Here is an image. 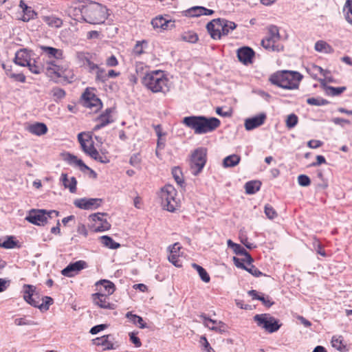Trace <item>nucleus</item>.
I'll return each mask as SVG.
<instances>
[{
  "instance_id": "28",
  "label": "nucleus",
  "mask_w": 352,
  "mask_h": 352,
  "mask_svg": "<svg viewBox=\"0 0 352 352\" xmlns=\"http://www.w3.org/2000/svg\"><path fill=\"white\" fill-rule=\"evenodd\" d=\"M30 60V55L25 50H20L16 52L14 57V63L16 65L26 67Z\"/></svg>"
},
{
  "instance_id": "9",
  "label": "nucleus",
  "mask_w": 352,
  "mask_h": 352,
  "mask_svg": "<svg viewBox=\"0 0 352 352\" xmlns=\"http://www.w3.org/2000/svg\"><path fill=\"white\" fill-rule=\"evenodd\" d=\"M59 212L56 210H32L25 217V219L31 223L37 226H44L48 219L56 217Z\"/></svg>"
},
{
  "instance_id": "52",
  "label": "nucleus",
  "mask_w": 352,
  "mask_h": 352,
  "mask_svg": "<svg viewBox=\"0 0 352 352\" xmlns=\"http://www.w3.org/2000/svg\"><path fill=\"white\" fill-rule=\"evenodd\" d=\"M172 175L176 182L179 185L182 186V184L184 183V179L181 169L179 167L173 168L172 170Z\"/></svg>"
},
{
  "instance_id": "31",
  "label": "nucleus",
  "mask_w": 352,
  "mask_h": 352,
  "mask_svg": "<svg viewBox=\"0 0 352 352\" xmlns=\"http://www.w3.org/2000/svg\"><path fill=\"white\" fill-rule=\"evenodd\" d=\"M190 16H200L202 15H212L214 12L203 6H195L188 10Z\"/></svg>"
},
{
  "instance_id": "7",
  "label": "nucleus",
  "mask_w": 352,
  "mask_h": 352,
  "mask_svg": "<svg viewBox=\"0 0 352 352\" xmlns=\"http://www.w3.org/2000/svg\"><path fill=\"white\" fill-rule=\"evenodd\" d=\"M280 35L279 30L276 25H270L267 28L266 36L262 39L261 45L269 52H280L283 50V45L279 43Z\"/></svg>"
},
{
  "instance_id": "25",
  "label": "nucleus",
  "mask_w": 352,
  "mask_h": 352,
  "mask_svg": "<svg viewBox=\"0 0 352 352\" xmlns=\"http://www.w3.org/2000/svg\"><path fill=\"white\" fill-rule=\"evenodd\" d=\"M85 10V4H79L77 6L72 7L69 9V14L74 20L78 22H85L84 10Z\"/></svg>"
},
{
  "instance_id": "55",
  "label": "nucleus",
  "mask_w": 352,
  "mask_h": 352,
  "mask_svg": "<svg viewBox=\"0 0 352 352\" xmlns=\"http://www.w3.org/2000/svg\"><path fill=\"white\" fill-rule=\"evenodd\" d=\"M298 121V116L294 113H292L289 115L287 118L286 126L289 129L294 128L297 124Z\"/></svg>"
},
{
  "instance_id": "39",
  "label": "nucleus",
  "mask_w": 352,
  "mask_h": 352,
  "mask_svg": "<svg viewBox=\"0 0 352 352\" xmlns=\"http://www.w3.org/2000/svg\"><path fill=\"white\" fill-rule=\"evenodd\" d=\"M100 240L104 246L109 249L115 250L120 247V243L116 242L111 237L107 235L100 236Z\"/></svg>"
},
{
  "instance_id": "21",
  "label": "nucleus",
  "mask_w": 352,
  "mask_h": 352,
  "mask_svg": "<svg viewBox=\"0 0 352 352\" xmlns=\"http://www.w3.org/2000/svg\"><path fill=\"white\" fill-rule=\"evenodd\" d=\"M254 51L250 47H242L237 50V57L241 63L248 65L252 63Z\"/></svg>"
},
{
  "instance_id": "12",
  "label": "nucleus",
  "mask_w": 352,
  "mask_h": 352,
  "mask_svg": "<svg viewBox=\"0 0 352 352\" xmlns=\"http://www.w3.org/2000/svg\"><path fill=\"white\" fill-rule=\"evenodd\" d=\"M48 67V73L47 75L50 77L56 76L57 78H63L65 81L72 82L74 79V74L73 71L62 65H54L52 62L50 63Z\"/></svg>"
},
{
  "instance_id": "34",
  "label": "nucleus",
  "mask_w": 352,
  "mask_h": 352,
  "mask_svg": "<svg viewBox=\"0 0 352 352\" xmlns=\"http://www.w3.org/2000/svg\"><path fill=\"white\" fill-rule=\"evenodd\" d=\"M173 23L171 20L166 19L162 16H156L151 21V24L153 28H160L166 30L168 27V23Z\"/></svg>"
},
{
  "instance_id": "37",
  "label": "nucleus",
  "mask_w": 352,
  "mask_h": 352,
  "mask_svg": "<svg viewBox=\"0 0 352 352\" xmlns=\"http://www.w3.org/2000/svg\"><path fill=\"white\" fill-rule=\"evenodd\" d=\"M43 21L52 28H60L63 25V20L56 16H44L43 17Z\"/></svg>"
},
{
  "instance_id": "44",
  "label": "nucleus",
  "mask_w": 352,
  "mask_h": 352,
  "mask_svg": "<svg viewBox=\"0 0 352 352\" xmlns=\"http://www.w3.org/2000/svg\"><path fill=\"white\" fill-rule=\"evenodd\" d=\"M126 317L133 324L139 325L141 329H144L146 327V323L144 322L142 317L133 314L131 312H128L126 314Z\"/></svg>"
},
{
  "instance_id": "45",
  "label": "nucleus",
  "mask_w": 352,
  "mask_h": 352,
  "mask_svg": "<svg viewBox=\"0 0 352 352\" xmlns=\"http://www.w3.org/2000/svg\"><path fill=\"white\" fill-rule=\"evenodd\" d=\"M192 267L197 270L198 272L200 278L205 283H209L210 280V277L206 270L196 263H192Z\"/></svg>"
},
{
  "instance_id": "54",
  "label": "nucleus",
  "mask_w": 352,
  "mask_h": 352,
  "mask_svg": "<svg viewBox=\"0 0 352 352\" xmlns=\"http://www.w3.org/2000/svg\"><path fill=\"white\" fill-rule=\"evenodd\" d=\"M17 242L14 240L13 236H8L1 244V246L6 249H12L16 246Z\"/></svg>"
},
{
  "instance_id": "42",
  "label": "nucleus",
  "mask_w": 352,
  "mask_h": 352,
  "mask_svg": "<svg viewBox=\"0 0 352 352\" xmlns=\"http://www.w3.org/2000/svg\"><path fill=\"white\" fill-rule=\"evenodd\" d=\"M90 157L102 164H107L110 162L109 157L105 153H100L96 148L91 151Z\"/></svg>"
},
{
  "instance_id": "59",
  "label": "nucleus",
  "mask_w": 352,
  "mask_h": 352,
  "mask_svg": "<svg viewBox=\"0 0 352 352\" xmlns=\"http://www.w3.org/2000/svg\"><path fill=\"white\" fill-rule=\"evenodd\" d=\"M141 163V157L140 153H134L129 160V164L135 168H140Z\"/></svg>"
},
{
  "instance_id": "62",
  "label": "nucleus",
  "mask_w": 352,
  "mask_h": 352,
  "mask_svg": "<svg viewBox=\"0 0 352 352\" xmlns=\"http://www.w3.org/2000/svg\"><path fill=\"white\" fill-rule=\"evenodd\" d=\"M138 333L136 332H130L129 333L130 341L135 345V347H140L142 345V342L140 338L137 336Z\"/></svg>"
},
{
  "instance_id": "29",
  "label": "nucleus",
  "mask_w": 352,
  "mask_h": 352,
  "mask_svg": "<svg viewBox=\"0 0 352 352\" xmlns=\"http://www.w3.org/2000/svg\"><path fill=\"white\" fill-rule=\"evenodd\" d=\"M27 130L32 134L36 135H42L47 132V127L45 124L42 122H35L30 124L27 127Z\"/></svg>"
},
{
  "instance_id": "1",
  "label": "nucleus",
  "mask_w": 352,
  "mask_h": 352,
  "mask_svg": "<svg viewBox=\"0 0 352 352\" xmlns=\"http://www.w3.org/2000/svg\"><path fill=\"white\" fill-rule=\"evenodd\" d=\"M182 123L194 131L195 134H206L216 130L220 124V120L214 117L207 118L204 116H191L184 118Z\"/></svg>"
},
{
  "instance_id": "64",
  "label": "nucleus",
  "mask_w": 352,
  "mask_h": 352,
  "mask_svg": "<svg viewBox=\"0 0 352 352\" xmlns=\"http://www.w3.org/2000/svg\"><path fill=\"white\" fill-rule=\"evenodd\" d=\"M258 300L261 301L263 305L267 307H270L274 304V302L272 301L268 296H265L263 294L262 296H261V298H258Z\"/></svg>"
},
{
  "instance_id": "38",
  "label": "nucleus",
  "mask_w": 352,
  "mask_h": 352,
  "mask_svg": "<svg viewBox=\"0 0 352 352\" xmlns=\"http://www.w3.org/2000/svg\"><path fill=\"white\" fill-rule=\"evenodd\" d=\"M240 160H241V157L239 155H236V154H232V155L226 157L223 159V165L226 168L234 167V166H236L240 162Z\"/></svg>"
},
{
  "instance_id": "23",
  "label": "nucleus",
  "mask_w": 352,
  "mask_h": 352,
  "mask_svg": "<svg viewBox=\"0 0 352 352\" xmlns=\"http://www.w3.org/2000/svg\"><path fill=\"white\" fill-rule=\"evenodd\" d=\"M107 296L106 294L96 293L92 294V299L94 302L100 308L103 309H113V304H111L107 301Z\"/></svg>"
},
{
  "instance_id": "14",
  "label": "nucleus",
  "mask_w": 352,
  "mask_h": 352,
  "mask_svg": "<svg viewBox=\"0 0 352 352\" xmlns=\"http://www.w3.org/2000/svg\"><path fill=\"white\" fill-rule=\"evenodd\" d=\"M92 342L97 346H101L102 351L116 349L119 348V343L116 341L112 334L104 335L92 340Z\"/></svg>"
},
{
  "instance_id": "19",
  "label": "nucleus",
  "mask_w": 352,
  "mask_h": 352,
  "mask_svg": "<svg viewBox=\"0 0 352 352\" xmlns=\"http://www.w3.org/2000/svg\"><path fill=\"white\" fill-rule=\"evenodd\" d=\"M266 120V114L264 113H259L252 118H247L245 120V128L247 131L253 130L261 126Z\"/></svg>"
},
{
  "instance_id": "58",
  "label": "nucleus",
  "mask_w": 352,
  "mask_h": 352,
  "mask_svg": "<svg viewBox=\"0 0 352 352\" xmlns=\"http://www.w3.org/2000/svg\"><path fill=\"white\" fill-rule=\"evenodd\" d=\"M265 214L270 219H274L277 217V212L270 204H266L265 206Z\"/></svg>"
},
{
  "instance_id": "41",
  "label": "nucleus",
  "mask_w": 352,
  "mask_h": 352,
  "mask_svg": "<svg viewBox=\"0 0 352 352\" xmlns=\"http://www.w3.org/2000/svg\"><path fill=\"white\" fill-rule=\"evenodd\" d=\"M96 285L98 287L101 285L104 287V290L107 293L108 295L112 294L115 291V285L110 280H100L96 283Z\"/></svg>"
},
{
  "instance_id": "46",
  "label": "nucleus",
  "mask_w": 352,
  "mask_h": 352,
  "mask_svg": "<svg viewBox=\"0 0 352 352\" xmlns=\"http://www.w3.org/2000/svg\"><path fill=\"white\" fill-rule=\"evenodd\" d=\"M78 57L80 59L84 60L85 61L89 72H93L94 71H96L98 69V65L94 63L87 56H85L84 53H78Z\"/></svg>"
},
{
  "instance_id": "57",
  "label": "nucleus",
  "mask_w": 352,
  "mask_h": 352,
  "mask_svg": "<svg viewBox=\"0 0 352 352\" xmlns=\"http://www.w3.org/2000/svg\"><path fill=\"white\" fill-rule=\"evenodd\" d=\"M96 80L104 82L107 80V76L105 70L102 68L98 67L96 71Z\"/></svg>"
},
{
  "instance_id": "6",
  "label": "nucleus",
  "mask_w": 352,
  "mask_h": 352,
  "mask_svg": "<svg viewBox=\"0 0 352 352\" xmlns=\"http://www.w3.org/2000/svg\"><path fill=\"white\" fill-rule=\"evenodd\" d=\"M176 196L177 190L173 186H164L160 194L163 208L168 212H175L179 206V202Z\"/></svg>"
},
{
  "instance_id": "40",
  "label": "nucleus",
  "mask_w": 352,
  "mask_h": 352,
  "mask_svg": "<svg viewBox=\"0 0 352 352\" xmlns=\"http://www.w3.org/2000/svg\"><path fill=\"white\" fill-rule=\"evenodd\" d=\"M307 73L314 78L317 79L318 74L326 76L327 71L316 65H312L307 67Z\"/></svg>"
},
{
  "instance_id": "22",
  "label": "nucleus",
  "mask_w": 352,
  "mask_h": 352,
  "mask_svg": "<svg viewBox=\"0 0 352 352\" xmlns=\"http://www.w3.org/2000/svg\"><path fill=\"white\" fill-rule=\"evenodd\" d=\"M36 292V287L32 285L25 284L23 287V297L25 301L32 306H38L36 300L33 298Z\"/></svg>"
},
{
  "instance_id": "27",
  "label": "nucleus",
  "mask_w": 352,
  "mask_h": 352,
  "mask_svg": "<svg viewBox=\"0 0 352 352\" xmlns=\"http://www.w3.org/2000/svg\"><path fill=\"white\" fill-rule=\"evenodd\" d=\"M66 160L70 165H74L78 166L80 170L82 172L85 170H90L92 173H95V172L91 170L89 166H87L82 160L78 159L76 155L69 153L66 158Z\"/></svg>"
},
{
  "instance_id": "51",
  "label": "nucleus",
  "mask_w": 352,
  "mask_h": 352,
  "mask_svg": "<svg viewBox=\"0 0 352 352\" xmlns=\"http://www.w3.org/2000/svg\"><path fill=\"white\" fill-rule=\"evenodd\" d=\"M111 228V224L106 220L102 219L100 222V225L98 226H93V230L95 232H102L109 230Z\"/></svg>"
},
{
  "instance_id": "49",
  "label": "nucleus",
  "mask_w": 352,
  "mask_h": 352,
  "mask_svg": "<svg viewBox=\"0 0 352 352\" xmlns=\"http://www.w3.org/2000/svg\"><path fill=\"white\" fill-rule=\"evenodd\" d=\"M181 38L183 41L195 43L198 41V36L194 32H187L182 34Z\"/></svg>"
},
{
  "instance_id": "2",
  "label": "nucleus",
  "mask_w": 352,
  "mask_h": 352,
  "mask_svg": "<svg viewBox=\"0 0 352 352\" xmlns=\"http://www.w3.org/2000/svg\"><path fill=\"white\" fill-rule=\"evenodd\" d=\"M142 84L153 93L169 91L168 79L163 71L156 70L147 73L142 78Z\"/></svg>"
},
{
  "instance_id": "63",
  "label": "nucleus",
  "mask_w": 352,
  "mask_h": 352,
  "mask_svg": "<svg viewBox=\"0 0 352 352\" xmlns=\"http://www.w3.org/2000/svg\"><path fill=\"white\" fill-rule=\"evenodd\" d=\"M298 182L300 186L306 187L310 185L311 180L308 176L305 175H300L298 177Z\"/></svg>"
},
{
  "instance_id": "56",
  "label": "nucleus",
  "mask_w": 352,
  "mask_h": 352,
  "mask_svg": "<svg viewBox=\"0 0 352 352\" xmlns=\"http://www.w3.org/2000/svg\"><path fill=\"white\" fill-rule=\"evenodd\" d=\"M14 322L17 326H25V325L32 326V325H36L37 324V323L35 322L33 320H27L25 318V317L16 318L14 320Z\"/></svg>"
},
{
  "instance_id": "15",
  "label": "nucleus",
  "mask_w": 352,
  "mask_h": 352,
  "mask_svg": "<svg viewBox=\"0 0 352 352\" xmlns=\"http://www.w3.org/2000/svg\"><path fill=\"white\" fill-rule=\"evenodd\" d=\"M116 112L115 107H109L106 109L100 115H99L95 120L97 124L94 126L93 130L97 131L106 126L113 123L114 119L112 114Z\"/></svg>"
},
{
  "instance_id": "13",
  "label": "nucleus",
  "mask_w": 352,
  "mask_h": 352,
  "mask_svg": "<svg viewBox=\"0 0 352 352\" xmlns=\"http://www.w3.org/2000/svg\"><path fill=\"white\" fill-rule=\"evenodd\" d=\"M81 99L84 107L93 109L96 112L102 107V102L95 94L94 89L87 88L82 94Z\"/></svg>"
},
{
  "instance_id": "48",
  "label": "nucleus",
  "mask_w": 352,
  "mask_h": 352,
  "mask_svg": "<svg viewBox=\"0 0 352 352\" xmlns=\"http://www.w3.org/2000/svg\"><path fill=\"white\" fill-rule=\"evenodd\" d=\"M345 12V19L351 24H352V0H347L343 9Z\"/></svg>"
},
{
  "instance_id": "35",
  "label": "nucleus",
  "mask_w": 352,
  "mask_h": 352,
  "mask_svg": "<svg viewBox=\"0 0 352 352\" xmlns=\"http://www.w3.org/2000/svg\"><path fill=\"white\" fill-rule=\"evenodd\" d=\"M331 344L333 348L340 352L347 351L346 345L344 343L343 337L341 336H333L331 339Z\"/></svg>"
},
{
  "instance_id": "10",
  "label": "nucleus",
  "mask_w": 352,
  "mask_h": 352,
  "mask_svg": "<svg viewBox=\"0 0 352 352\" xmlns=\"http://www.w3.org/2000/svg\"><path fill=\"white\" fill-rule=\"evenodd\" d=\"M39 47L41 50V56L46 59L47 73H48V67L51 62L52 64L59 65L60 60L64 58L63 51L61 49L46 45H41Z\"/></svg>"
},
{
  "instance_id": "33",
  "label": "nucleus",
  "mask_w": 352,
  "mask_h": 352,
  "mask_svg": "<svg viewBox=\"0 0 352 352\" xmlns=\"http://www.w3.org/2000/svg\"><path fill=\"white\" fill-rule=\"evenodd\" d=\"M316 52L324 54H331L334 52L333 48L323 40L318 41L314 45Z\"/></svg>"
},
{
  "instance_id": "53",
  "label": "nucleus",
  "mask_w": 352,
  "mask_h": 352,
  "mask_svg": "<svg viewBox=\"0 0 352 352\" xmlns=\"http://www.w3.org/2000/svg\"><path fill=\"white\" fill-rule=\"evenodd\" d=\"M147 45V43L145 41H138L134 46L133 53L135 55L140 56L144 53V47Z\"/></svg>"
},
{
  "instance_id": "47",
  "label": "nucleus",
  "mask_w": 352,
  "mask_h": 352,
  "mask_svg": "<svg viewBox=\"0 0 352 352\" xmlns=\"http://www.w3.org/2000/svg\"><path fill=\"white\" fill-rule=\"evenodd\" d=\"M43 302L39 303L38 300H36V304L38 306H34V307L38 308L40 310H48L50 306L53 303V299L50 296H44L42 298Z\"/></svg>"
},
{
  "instance_id": "24",
  "label": "nucleus",
  "mask_w": 352,
  "mask_h": 352,
  "mask_svg": "<svg viewBox=\"0 0 352 352\" xmlns=\"http://www.w3.org/2000/svg\"><path fill=\"white\" fill-rule=\"evenodd\" d=\"M26 66L28 67L30 71L33 74H39L43 72L47 74V65L45 63H41L39 58L38 60L34 59L33 60L30 59L28 65Z\"/></svg>"
},
{
  "instance_id": "18",
  "label": "nucleus",
  "mask_w": 352,
  "mask_h": 352,
  "mask_svg": "<svg viewBox=\"0 0 352 352\" xmlns=\"http://www.w3.org/2000/svg\"><path fill=\"white\" fill-rule=\"evenodd\" d=\"M87 264L85 261H78L74 263H69L65 268H64L61 273L63 276L67 277H72L80 270L86 268Z\"/></svg>"
},
{
  "instance_id": "8",
  "label": "nucleus",
  "mask_w": 352,
  "mask_h": 352,
  "mask_svg": "<svg viewBox=\"0 0 352 352\" xmlns=\"http://www.w3.org/2000/svg\"><path fill=\"white\" fill-rule=\"evenodd\" d=\"M207 161V149L199 147L194 150L190 159V170L193 175H199L203 170Z\"/></svg>"
},
{
  "instance_id": "11",
  "label": "nucleus",
  "mask_w": 352,
  "mask_h": 352,
  "mask_svg": "<svg viewBox=\"0 0 352 352\" xmlns=\"http://www.w3.org/2000/svg\"><path fill=\"white\" fill-rule=\"evenodd\" d=\"M254 320L258 326L269 333L276 332L280 327L278 320L269 314H256L254 317Z\"/></svg>"
},
{
  "instance_id": "60",
  "label": "nucleus",
  "mask_w": 352,
  "mask_h": 352,
  "mask_svg": "<svg viewBox=\"0 0 352 352\" xmlns=\"http://www.w3.org/2000/svg\"><path fill=\"white\" fill-rule=\"evenodd\" d=\"M245 270L251 274H252L253 276H254L255 277H259L260 276L262 275V272L254 265H253L252 263L250 264H247Z\"/></svg>"
},
{
  "instance_id": "43",
  "label": "nucleus",
  "mask_w": 352,
  "mask_h": 352,
  "mask_svg": "<svg viewBox=\"0 0 352 352\" xmlns=\"http://www.w3.org/2000/svg\"><path fill=\"white\" fill-rule=\"evenodd\" d=\"M50 94L52 95L53 100L58 102L65 97L66 93L63 89L58 87H54L51 89Z\"/></svg>"
},
{
  "instance_id": "61",
  "label": "nucleus",
  "mask_w": 352,
  "mask_h": 352,
  "mask_svg": "<svg viewBox=\"0 0 352 352\" xmlns=\"http://www.w3.org/2000/svg\"><path fill=\"white\" fill-rule=\"evenodd\" d=\"M8 77L14 79L15 81L25 82V76L22 73H14V72H8Z\"/></svg>"
},
{
  "instance_id": "17",
  "label": "nucleus",
  "mask_w": 352,
  "mask_h": 352,
  "mask_svg": "<svg viewBox=\"0 0 352 352\" xmlns=\"http://www.w3.org/2000/svg\"><path fill=\"white\" fill-rule=\"evenodd\" d=\"M200 318L203 320L204 324L210 329L217 333H224L227 331V325L221 322L210 319L206 314H201Z\"/></svg>"
},
{
  "instance_id": "20",
  "label": "nucleus",
  "mask_w": 352,
  "mask_h": 352,
  "mask_svg": "<svg viewBox=\"0 0 352 352\" xmlns=\"http://www.w3.org/2000/svg\"><path fill=\"white\" fill-rule=\"evenodd\" d=\"M228 246L233 250V252L237 255L244 256L243 261H246V264H250L253 262V258L247 250L241 245L234 243L229 239L227 241Z\"/></svg>"
},
{
  "instance_id": "4",
  "label": "nucleus",
  "mask_w": 352,
  "mask_h": 352,
  "mask_svg": "<svg viewBox=\"0 0 352 352\" xmlns=\"http://www.w3.org/2000/svg\"><path fill=\"white\" fill-rule=\"evenodd\" d=\"M108 16V10L105 6L96 2L85 4V22L90 24H102L104 23Z\"/></svg>"
},
{
  "instance_id": "26",
  "label": "nucleus",
  "mask_w": 352,
  "mask_h": 352,
  "mask_svg": "<svg viewBox=\"0 0 352 352\" xmlns=\"http://www.w3.org/2000/svg\"><path fill=\"white\" fill-rule=\"evenodd\" d=\"M321 85L323 86L327 95L331 96H338L341 95L344 91L346 90V87H332L329 85H327L325 84V80L324 79L319 80Z\"/></svg>"
},
{
  "instance_id": "30",
  "label": "nucleus",
  "mask_w": 352,
  "mask_h": 352,
  "mask_svg": "<svg viewBox=\"0 0 352 352\" xmlns=\"http://www.w3.org/2000/svg\"><path fill=\"white\" fill-rule=\"evenodd\" d=\"M60 179L65 188H69L72 193L76 192L77 181L74 177L69 179L67 173H62Z\"/></svg>"
},
{
  "instance_id": "5",
  "label": "nucleus",
  "mask_w": 352,
  "mask_h": 352,
  "mask_svg": "<svg viewBox=\"0 0 352 352\" xmlns=\"http://www.w3.org/2000/svg\"><path fill=\"white\" fill-rule=\"evenodd\" d=\"M236 28V24L226 19H215L209 22L206 28L213 39H220L222 36H227Z\"/></svg>"
},
{
  "instance_id": "50",
  "label": "nucleus",
  "mask_w": 352,
  "mask_h": 352,
  "mask_svg": "<svg viewBox=\"0 0 352 352\" xmlns=\"http://www.w3.org/2000/svg\"><path fill=\"white\" fill-rule=\"evenodd\" d=\"M23 12V16H22L21 20L24 22H28L30 20L36 18L37 16V13L31 7H29Z\"/></svg>"
},
{
  "instance_id": "36",
  "label": "nucleus",
  "mask_w": 352,
  "mask_h": 352,
  "mask_svg": "<svg viewBox=\"0 0 352 352\" xmlns=\"http://www.w3.org/2000/svg\"><path fill=\"white\" fill-rule=\"evenodd\" d=\"M261 186V182L258 180L248 182L245 184V192L248 195H253L258 192Z\"/></svg>"
},
{
  "instance_id": "16",
  "label": "nucleus",
  "mask_w": 352,
  "mask_h": 352,
  "mask_svg": "<svg viewBox=\"0 0 352 352\" xmlns=\"http://www.w3.org/2000/svg\"><path fill=\"white\" fill-rule=\"evenodd\" d=\"M102 203V199L99 198H80L74 200V204L76 207L87 210H96Z\"/></svg>"
},
{
  "instance_id": "32",
  "label": "nucleus",
  "mask_w": 352,
  "mask_h": 352,
  "mask_svg": "<svg viewBox=\"0 0 352 352\" xmlns=\"http://www.w3.org/2000/svg\"><path fill=\"white\" fill-rule=\"evenodd\" d=\"M78 140L80 144L81 148L82 151L90 157V153L92 151L96 149L94 146V143L91 140H85L82 138V133H79L78 135Z\"/></svg>"
},
{
  "instance_id": "3",
  "label": "nucleus",
  "mask_w": 352,
  "mask_h": 352,
  "mask_svg": "<svg viewBox=\"0 0 352 352\" xmlns=\"http://www.w3.org/2000/svg\"><path fill=\"white\" fill-rule=\"evenodd\" d=\"M301 79L302 76L299 72L283 70L272 74L270 81L285 89H295L298 87Z\"/></svg>"
}]
</instances>
